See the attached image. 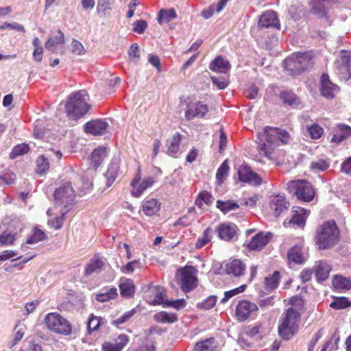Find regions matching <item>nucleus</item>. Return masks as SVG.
<instances>
[{
    "label": "nucleus",
    "mask_w": 351,
    "mask_h": 351,
    "mask_svg": "<svg viewBox=\"0 0 351 351\" xmlns=\"http://www.w3.org/2000/svg\"><path fill=\"white\" fill-rule=\"evenodd\" d=\"M329 167V163L324 159L312 161L310 164V168L312 170L324 171Z\"/></svg>",
    "instance_id": "58"
},
{
    "label": "nucleus",
    "mask_w": 351,
    "mask_h": 351,
    "mask_svg": "<svg viewBox=\"0 0 351 351\" xmlns=\"http://www.w3.org/2000/svg\"><path fill=\"white\" fill-rule=\"evenodd\" d=\"M258 93V87L254 84H250L244 90V95L247 98L254 99Z\"/></svg>",
    "instance_id": "64"
},
{
    "label": "nucleus",
    "mask_w": 351,
    "mask_h": 351,
    "mask_svg": "<svg viewBox=\"0 0 351 351\" xmlns=\"http://www.w3.org/2000/svg\"><path fill=\"white\" fill-rule=\"evenodd\" d=\"M332 285L337 289H350L351 278H345L341 276H335L332 280Z\"/></svg>",
    "instance_id": "43"
},
{
    "label": "nucleus",
    "mask_w": 351,
    "mask_h": 351,
    "mask_svg": "<svg viewBox=\"0 0 351 351\" xmlns=\"http://www.w3.org/2000/svg\"><path fill=\"white\" fill-rule=\"evenodd\" d=\"M101 320L102 318L100 317L95 316L93 314L90 315L87 322V328L89 333L98 330L101 325Z\"/></svg>",
    "instance_id": "51"
},
{
    "label": "nucleus",
    "mask_w": 351,
    "mask_h": 351,
    "mask_svg": "<svg viewBox=\"0 0 351 351\" xmlns=\"http://www.w3.org/2000/svg\"><path fill=\"white\" fill-rule=\"evenodd\" d=\"M117 296V289L116 287H113L106 292L97 293L95 298L99 302H106L110 300L115 299Z\"/></svg>",
    "instance_id": "44"
},
{
    "label": "nucleus",
    "mask_w": 351,
    "mask_h": 351,
    "mask_svg": "<svg viewBox=\"0 0 351 351\" xmlns=\"http://www.w3.org/2000/svg\"><path fill=\"white\" fill-rule=\"evenodd\" d=\"M350 305L349 300L344 297L337 298L330 303V306L335 309H343Z\"/></svg>",
    "instance_id": "57"
},
{
    "label": "nucleus",
    "mask_w": 351,
    "mask_h": 351,
    "mask_svg": "<svg viewBox=\"0 0 351 351\" xmlns=\"http://www.w3.org/2000/svg\"><path fill=\"white\" fill-rule=\"evenodd\" d=\"M304 261V258L301 246L294 245L289 249L287 252V261L289 263H294L295 264H301Z\"/></svg>",
    "instance_id": "32"
},
{
    "label": "nucleus",
    "mask_w": 351,
    "mask_h": 351,
    "mask_svg": "<svg viewBox=\"0 0 351 351\" xmlns=\"http://www.w3.org/2000/svg\"><path fill=\"white\" fill-rule=\"evenodd\" d=\"M64 43V35L63 32L58 29L56 34L49 38L45 43V47L47 49L54 53L56 50V47Z\"/></svg>",
    "instance_id": "31"
},
{
    "label": "nucleus",
    "mask_w": 351,
    "mask_h": 351,
    "mask_svg": "<svg viewBox=\"0 0 351 351\" xmlns=\"http://www.w3.org/2000/svg\"><path fill=\"white\" fill-rule=\"evenodd\" d=\"M154 320L158 323H174L178 320V317L175 313H169L166 311H160L156 313L154 316Z\"/></svg>",
    "instance_id": "39"
},
{
    "label": "nucleus",
    "mask_w": 351,
    "mask_h": 351,
    "mask_svg": "<svg viewBox=\"0 0 351 351\" xmlns=\"http://www.w3.org/2000/svg\"><path fill=\"white\" fill-rule=\"evenodd\" d=\"M290 187L295 189V194L300 200L311 202L315 197V189L310 182L304 180L292 181Z\"/></svg>",
    "instance_id": "9"
},
{
    "label": "nucleus",
    "mask_w": 351,
    "mask_h": 351,
    "mask_svg": "<svg viewBox=\"0 0 351 351\" xmlns=\"http://www.w3.org/2000/svg\"><path fill=\"white\" fill-rule=\"evenodd\" d=\"M231 68L230 62L221 56L215 58L209 64V69L217 73H226Z\"/></svg>",
    "instance_id": "28"
},
{
    "label": "nucleus",
    "mask_w": 351,
    "mask_h": 351,
    "mask_svg": "<svg viewBox=\"0 0 351 351\" xmlns=\"http://www.w3.org/2000/svg\"><path fill=\"white\" fill-rule=\"evenodd\" d=\"M154 293V298L152 300L149 301V303L152 305H160L164 306V294L160 287H154L152 291Z\"/></svg>",
    "instance_id": "55"
},
{
    "label": "nucleus",
    "mask_w": 351,
    "mask_h": 351,
    "mask_svg": "<svg viewBox=\"0 0 351 351\" xmlns=\"http://www.w3.org/2000/svg\"><path fill=\"white\" fill-rule=\"evenodd\" d=\"M180 274V285L184 292H189L197 286V270L193 267H185L179 270Z\"/></svg>",
    "instance_id": "10"
},
{
    "label": "nucleus",
    "mask_w": 351,
    "mask_h": 351,
    "mask_svg": "<svg viewBox=\"0 0 351 351\" xmlns=\"http://www.w3.org/2000/svg\"><path fill=\"white\" fill-rule=\"evenodd\" d=\"M289 304L291 305V308H293V309L298 311L303 308L304 302L300 296L295 295L290 298Z\"/></svg>",
    "instance_id": "61"
},
{
    "label": "nucleus",
    "mask_w": 351,
    "mask_h": 351,
    "mask_svg": "<svg viewBox=\"0 0 351 351\" xmlns=\"http://www.w3.org/2000/svg\"><path fill=\"white\" fill-rule=\"evenodd\" d=\"M16 240V234L8 230L0 234V243L1 245H12Z\"/></svg>",
    "instance_id": "53"
},
{
    "label": "nucleus",
    "mask_w": 351,
    "mask_h": 351,
    "mask_svg": "<svg viewBox=\"0 0 351 351\" xmlns=\"http://www.w3.org/2000/svg\"><path fill=\"white\" fill-rule=\"evenodd\" d=\"M229 167L226 160H225L218 169L216 173V178L219 182H223L228 175Z\"/></svg>",
    "instance_id": "59"
},
{
    "label": "nucleus",
    "mask_w": 351,
    "mask_h": 351,
    "mask_svg": "<svg viewBox=\"0 0 351 351\" xmlns=\"http://www.w3.org/2000/svg\"><path fill=\"white\" fill-rule=\"evenodd\" d=\"M258 26L264 28L280 27L277 14L273 10H267L263 13L258 21Z\"/></svg>",
    "instance_id": "19"
},
{
    "label": "nucleus",
    "mask_w": 351,
    "mask_h": 351,
    "mask_svg": "<svg viewBox=\"0 0 351 351\" xmlns=\"http://www.w3.org/2000/svg\"><path fill=\"white\" fill-rule=\"evenodd\" d=\"M32 44L34 47L32 56L34 61L40 62L43 58V49L40 45V41L38 37L33 39Z\"/></svg>",
    "instance_id": "46"
},
{
    "label": "nucleus",
    "mask_w": 351,
    "mask_h": 351,
    "mask_svg": "<svg viewBox=\"0 0 351 351\" xmlns=\"http://www.w3.org/2000/svg\"><path fill=\"white\" fill-rule=\"evenodd\" d=\"M308 132L312 139H319L324 134V129L317 123H313L308 127Z\"/></svg>",
    "instance_id": "50"
},
{
    "label": "nucleus",
    "mask_w": 351,
    "mask_h": 351,
    "mask_svg": "<svg viewBox=\"0 0 351 351\" xmlns=\"http://www.w3.org/2000/svg\"><path fill=\"white\" fill-rule=\"evenodd\" d=\"M106 156V148L99 147L93 150L90 156V165L95 169H97L101 163L104 158Z\"/></svg>",
    "instance_id": "35"
},
{
    "label": "nucleus",
    "mask_w": 351,
    "mask_h": 351,
    "mask_svg": "<svg viewBox=\"0 0 351 351\" xmlns=\"http://www.w3.org/2000/svg\"><path fill=\"white\" fill-rule=\"evenodd\" d=\"M177 18V14L174 9H161L158 14V22L159 24L168 23Z\"/></svg>",
    "instance_id": "36"
},
{
    "label": "nucleus",
    "mask_w": 351,
    "mask_h": 351,
    "mask_svg": "<svg viewBox=\"0 0 351 351\" xmlns=\"http://www.w3.org/2000/svg\"><path fill=\"white\" fill-rule=\"evenodd\" d=\"M141 263L139 260H134L128 263L125 265L121 267V272L124 274H132L135 268H140Z\"/></svg>",
    "instance_id": "56"
},
{
    "label": "nucleus",
    "mask_w": 351,
    "mask_h": 351,
    "mask_svg": "<svg viewBox=\"0 0 351 351\" xmlns=\"http://www.w3.org/2000/svg\"><path fill=\"white\" fill-rule=\"evenodd\" d=\"M335 0H312L311 2V12L319 17L326 15L328 9Z\"/></svg>",
    "instance_id": "22"
},
{
    "label": "nucleus",
    "mask_w": 351,
    "mask_h": 351,
    "mask_svg": "<svg viewBox=\"0 0 351 351\" xmlns=\"http://www.w3.org/2000/svg\"><path fill=\"white\" fill-rule=\"evenodd\" d=\"M47 239V236L45 232L39 229L38 227L33 228L32 234L28 237L25 243L21 245L22 250L27 249V244H34L40 241H43Z\"/></svg>",
    "instance_id": "29"
},
{
    "label": "nucleus",
    "mask_w": 351,
    "mask_h": 351,
    "mask_svg": "<svg viewBox=\"0 0 351 351\" xmlns=\"http://www.w3.org/2000/svg\"><path fill=\"white\" fill-rule=\"evenodd\" d=\"M214 342L215 339L213 337L200 341L195 344L194 351H215Z\"/></svg>",
    "instance_id": "41"
},
{
    "label": "nucleus",
    "mask_w": 351,
    "mask_h": 351,
    "mask_svg": "<svg viewBox=\"0 0 351 351\" xmlns=\"http://www.w3.org/2000/svg\"><path fill=\"white\" fill-rule=\"evenodd\" d=\"M213 230L207 228L203 232L202 237L198 238L195 246L197 249H200L211 241Z\"/></svg>",
    "instance_id": "47"
},
{
    "label": "nucleus",
    "mask_w": 351,
    "mask_h": 351,
    "mask_svg": "<svg viewBox=\"0 0 351 351\" xmlns=\"http://www.w3.org/2000/svg\"><path fill=\"white\" fill-rule=\"evenodd\" d=\"M313 269L315 278L319 282L325 281L331 271V267L324 261H317Z\"/></svg>",
    "instance_id": "24"
},
{
    "label": "nucleus",
    "mask_w": 351,
    "mask_h": 351,
    "mask_svg": "<svg viewBox=\"0 0 351 351\" xmlns=\"http://www.w3.org/2000/svg\"><path fill=\"white\" fill-rule=\"evenodd\" d=\"M273 237L271 232H260L252 237L251 240L245 243L243 246L249 251H261L265 247Z\"/></svg>",
    "instance_id": "13"
},
{
    "label": "nucleus",
    "mask_w": 351,
    "mask_h": 351,
    "mask_svg": "<svg viewBox=\"0 0 351 351\" xmlns=\"http://www.w3.org/2000/svg\"><path fill=\"white\" fill-rule=\"evenodd\" d=\"M237 230V226L232 223H223L217 228L219 237L226 241H229L236 237Z\"/></svg>",
    "instance_id": "20"
},
{
    "label": "nucleus",
    "mask_w": 351,
    "mask_h": 351,
    "mask_svg": "<svg viewBox=\"0 0 351 351\" xmlns=\"http://www.w3.org/2000/svg\"><path fill=\"white\" fill-rule=\"evenodd\" d=\"M217 302V297L215 295L208 296L202 302L197 304V307L202 310H210L213 308Z\"/></svg>",
    "instance_id": "54"
},
{
    "label": "nucleus",
    "mask_w": 351,
    "mask_h": 351,
    "mask_svg": "<svg viewBox=\"0 0 351 351\" xmlns=\"http://www.w3.org/2000/svg\"><path fill=\"white\" fill-rule=\"evenodd\" d=\"M291 141V134L286 130L266 126L263 134L260 135L258 153L269 159H272L274 152L280 145V143L282 145H287Z\"/></svg>",
    "instance_id": "1"
},
{
    "label": "nucleus",
    "mask_w": 351,
    "mask_h": 351,
    "mask_svg": "<svg viewBox=\"0 0 351 351\" xmlns=\"http://www.w3.org/2000/svg\"><path fill=\"white\" fill-rule=\"evenodd\" d=\"M338 73L346 81L351 79V53L350 51H341Z\"/></svg>",
    "instance_id": "16"
},
{
    "label": "nucleus",
    "mask_w": 351,
    "mask_h": 351,
    "mask_svg": "<svg viewBox=\"0 0 351 351\" xmlns=\"http://www.w3.org/2000/svg\"><path fill=\"white\" fill-rule=\"evenodd\" d=\"M114 4V0H98L97 5V12L106 15L107 12L112 10V5Z\"/></svg>",
    "instance_id": "49"
},
{
    "label": "nucleus",
    "mask_w": 351,
    "mask_h": 351,
    "mask_svg": "<svg viewBox=\"0 0 351 351\" xmlns=\"http://www.w3.org/2000/svg\"><path fill=\"white\" fill-rule=\"evenodd\" d=\"M239 180L243 182H247L250 184L259 185L261 183V177L252 169L246 166L242 165L238 170Z\"/></svg>",
    "instance_id": "17"
},
{
    "label": "nucleus",
    "mask_w": 351,
    "mask_h": 351,
    "mask_svg": "<svg viewBox=\"0 0 351 351\" xmlns=\"http://www.w3.org/2000/svg\"><path fill=\"white\" fill-rule=\"evenodd\" d=\"M216 206L224 214L230 212V210L239 208L240 207V205H239V204L231 200H228L225 202L221 200H217Z\"/></svg>",
    "instance_id": "45"
},
{
    "label": "nucleus",
    "mask_w": 351,
    "mask_h": 351,
    "mask_svg": "<svg viewBox=\"0 0 351 351\" xmlns=\"http://www.w3.org/2000/svg\"><path fill=\"white\" fill-rule=\"evenodd\" d=\"M129 337L125 334L119 335L114 341H105L102 343V351H121L128 343Z\"/></svg>",
    "instance_id": "18"
},
{
    "label": "nucleus",
    "mask_w": 351,
    "mask_h": 351,
    "mask_svg": "<svg viewBox=\"0 0 351 351\" xmlns=\"http://www.w3.org/2000/svg\"><path fill=\"white\" fill-rule=\"evenodd\" d=\"M88 101L89 95L86 90L71 94L65 105L67 116L71 119H77L85 115L90 108Z\"/></svg>",
    "instance_id": "3"
},
{
    "label": "nucleus",
    "mask_w": 351,
    "mask_h": 351,
    "mask_svg": "<svg viewBox=\"0 0 351 351\" xmlns=\"http://www.w3.org/2000/svg\"><path fill=\"white\" fill-rule=\"evenodd\" d=\"M104 266V262L101 259L94 258L91 259L89 263L87 265L85 269L84 275L88 276L93 273L99 272L101 271Z\"/></svg>",
    "instance_id": "37"
},
{
    "label": "nucleus",
    "mask_w": 351,
    "mask_h": 351,
    "mask_svg": "<svg viewBox=\"0 0 351 351\" xmlns=\"http://www.w3.org/2000/svg\"><path fill=\"white\" fill-rule=\"evenodd\" d=\"M147 27V23L144 20H138L133 23V31L138 34H143Z\"/></svg>",
    "instance_id": "63"
},
{
    "label": "nucleus",
    "mask_w": 351,
    "mask_h": 351,
    "mask_svg": "<svg viewBox=\"0 0 351 351\" xmlns=\"http://www.w3.org/2000/svg\"><path fill=\"white\" fill-rule=\"evenodd\" d=\"M213 200L214 198L209 192H208L207 191H202L198 194L195 199V204L198 207L202 208L204 204L206 206H210V204H212Z\"/></svg>",
    "instance_id": "40"
},
{
    "label": "nucleus",
    "mask_w": 351,
    "mask_h": 351,
    "mask_svg": "<svg viewBox=\"0 0 351 351\" xmlns=\"http://www.w3.org/2000/svg\"><path fill=\"white\" fill-rule=\"evenodd\" d=\"M258 311V306L256 304L249 300H243L239 301L236 306L235 316L239 322H243Z\"/></svg>",
    "instance_id": "11"
},
{
    "label": "nucleus",
    "mask_w": 351,
    "mask_h": 351,
    "mask_svg": "<svg viewBox=\"0 0 351 351\" xmlns=\"http://www.w3.org/2000/svg\"><path fill=\"white\" fill-rule=\"evenodd\" d=\"M36 172L38 174H43L46 173L49 169V162L48 159L44 156H40L36 159Z\"/></svg>",
    "instance_id": "48"
},
{
    "label": "nucleus",
    "mask_w": 351,
    "mask_h": 351,
    "mask_svg": "<svg viewBox=\"0 0 351 351\" xmlns=\"http://www.w3.org/2000/svg\"><path fill=\"white\" fill-rule=\"evenodd\" d=\"M107 126L108 124L106 121L100 119H96L85 123L84 125V130L87 134L101 135L105 132Z\"/></svg>",
    "instance_id": "21"
},
{
    "label": "nucleus",
    "mask_w": 351,
    "mask_h": 351,
    "mask_svg": "<svg viewBox=\"0 0 351 351\" xmlns=\"http://www.w3.org/2000/svg\"><path fill=\"white\" fill-rule=\"evenodd\" d=\"M119 287L122 297L126 298L134 297L136 291V286L132 280L128 278L121 279Z\"/></svg>",
    "instance_id": "27"
},
{
    "label": "nucleus",
    "mask_w": 351,
    "mask_h": 351,
    "mask_svg": "<svg viewBox=\"0 0 351 351\" xmlns=\"http://www.w3.org/2000/svg\"><path fill=\"white\" fill-rule=\"evenodd\" d=\"M279 97L284 105L295 106L300 104V98L292 91H282L279 95Z\"/></svg>",
    "instance_id": "34"
},
{
    "label": "nucleus",
    "mask_w": 351,
    "mask_h": 351,
    "mask_svg": "<svg viewBox=\"0 0 351 351\" xmlns=\"http://www.w3.org/2000/svg\"><path fill=\"white\" fill-rule=\"evenodd\" d=\"M135 312L136 311L134 309L125 312L122 316L114 319L112 322L113 324L115 326H119L127 322L134 315Z\"/></svg>",
    "instance_id": "62"
},
{
    "label": "nucleus",
    "mask_w": 351,
    "mask_h": 351,
    "mask_svg": "<svg viewBox=\"0 0 351 351\" xmlns=\"http://www.w3.org/2000/svg\"><path fill=\"white\" fill-rule=\"evenodd\" d=\"M182 135L176 132L167 141V154L171 156H176L180 152V143Z\"/></svg>",
    "instance_id": "26"
},
{
    "label": "nucleus",
    "mask_w": 351,
    "mask_h": 351,
    "mask_svg": "<svg viewBox=\"0 0 351 351\" xmlns=\"http://www.w3.org/2000/svg\"><path fill=\"white\" fill-rule=\"evenodd\" d=\"M75 196L76 192L71 182H66L61 184L53 193L56 204L53 208L48 209V216L53 217V219L64 218L67 210L62 211V206L66 210L69 206L74 203Z\"/></svg>",
    "instance_id": "2"
},
{
    "label": "nucleus",
    "mask_w": 351,
    "mask_h": 351,
    "mask_svg": "<svg viewBox=\"0 0 351 351\" xmlns=\"http://www.w3.org/2000/svg\"><path fill=\"white\" fill-rule=\"evenodd\" d=\"M208 111V106L202 101L190 102L186 106L184 117L187 121L204 119Z\"/></svg>",
    "instance_id": "12"
},
{
    "label": "nucleus",
    "mask_w": 351,
    "mask_h": 351,
    "mask_svg": "<svg viewBox=\"0 0 351 351\" xmlns=\"http://www.w3.org/2000/svg\"><path fill=\"white\" fill-rule=\"evenodd\" d=\"M339 236V229L335 221H326L317 232L315 244L319 250L331 248L338 243Z\"/></svg>",
    "instance_id": "5"
},
{
    "label": "nucleus",
    "mask_w": 351,
    "mask_h": 351,
    "mask_svg": "<svg viewBox=\"0 0 351 351\" xmlns=\"http://www.w3.org/2000/svg\"><path fill=\"white\" fill-rule=\"evenodd\" d=\"M301 315L293 308H289L282 315L278 327V335L284 340H290L298 332Z\"/></svg>",
    "instance_id": "4"
},
{
    "label": "nucleus",
    "mask_w": 351,
    "mask_h": 351,
    "mask_svg": "<svg viewBox=\"0 0 351 351\" xmlns=\"http://www.w3.org/2000/svg\"><path fill=\"white\" fill-rule=\"evenodd\" d=\"M311 214L309 209L294 206L291 208V219H306Z\"/></svg>",
    "instance_id": "42"
},
{
    "label": "nucleus",
    "mask_w": 351,
    "mask_h": 351,
    "mask_svg": "<svg viewBox=\"0 0 351 351\" xmlns=\"http://www.w3.org/2000/svg\"><path fill=\"white\" fill-rule=\"evenodd\" d=\"M351 135V127L344 124H338L334 130L331 138L332 143H339Z\"/></svg>",
    "instance_id": "25"
},
{
    "label": "nucleus",
    "mask_w": 351,
    "mask_h": 351,
    "mask_svg": "<svg viewBox=\"0 0 351 351\" xmlns=\"http://www.w3.org/2000/svg\"><path fill=\"white\" fill-rule=\"evenodd\" d=\"M289 206V202L284 195H274L270 197L269 207L275 217H278L282 213L286 212Z\"/></svg>",
    "instance_id": "14"
},
{
    "label": "nucleus",
    "mask_w": 351,
    "mask_h": 351,
    "mask_svg": "<svg viewBox=\"0 0 351 351\" xmlns=\"http://www.w3.org/2000/svg\"><path fill=\"white\" fill-rule=\"evenodd\" d=\"M119 171V165L117 162H112L105 173L106 178V185L110 187L112 185L115 180L117 179Z\"/></svg>",
    "instance_id": "33"
},
{
    "label": "nucleus",
    "mask_w": 351,
    "mask_h": 351,
    "mask_svg": "<svg viewBox=\"0 0 351 351\" xmlns=\"http://www.w3.org/2000/svg\"><path fill=\"white\" fill-rule=\"evenodd\" d=\"M245 288H246L245 285H241V286H240L237 288H235L232 290L226 291L224 293V297L221 299V302L222 303L227 302L232 297H233L240 293L243 292L245 291Z\"/></svg>",
    "instance_id": "60"
},
{
    "label": "nucleus",
    "mask_w": 351,
    "mask_h": 351,
    "mask_svg": "<svg viewBox=\"0 0 351 351\" xmlns=\"http://www.w3.org/2000/svg\"><path fill=\"white\" fill-rule=\"evenodd\" d=\"M280 280V273L275 271L271 276L264 279L265 287L267 290L272 291L278 287Z\"/></svg>",
    "instance_id": "38"
},
{
    "label": "nucleus",
    "mask_w": 351,
    "mask_h": 351,
    "mask_svg": "<svg viewBox=\"0 0 351 351\" xmlns=\"http://www.w3.org/2000/svg\"><path fill=\"white\" fill-rule=\"evenodd\" d=\"M141 169H138L130 183L132 187L131 195L134 197H141L147 189L152 187L156 182L155 178L152 176L145 177L141 181Z\"/></svg>",
    "instance_id": "8"
},
{
    "label": "nucleus",
    "mask_w": 351,
    "mask_h": 351,
    "mask_svg": "<svg viewBox=\"0 0 351 351\" xmlns=\"http://www.w3.org/2000/svg\"><path fill=\"white\" fill-rule=\"evenodd\" d=\"M161 203L155 198L145 199L143 204V211L147 216H153L157 213L160 208Z\"/></svg>",
    "instance_id": "30"
},
{
    "label": "nucleus",
    "mask_w": 351,
    "mask_h": 351,
    "mask_svg": "<svg viewBox=\"0 0 351 351\" xmlns=\"http://www.w3.org/2000/svg\"><path fill=\"white\" fill-rule=\"evenodd\" d=\"M44 324L49 330L55 334L62 336H69L72 334V324L58 313H47L45 317Z\"/></svg>",
    "instance_id": "7"
},
{
    "label": "nucleus",
    "mask_w": 351,
    "mask_h": 351,
    "mask_svg": "<svg viewBox=\"0 0 351 351\" xmlns=\"http://www.w3.org/2000/svg\"><path fill=\"white\" fill-rule=\"evenodd\" d=\"M339 90V88L330 80L328 75L323 73L320 79L321 95L328 99H331L335 97Z\"/></svg>",
    "instance_id": "15"
},
{
    "label": "nucleus",
    "mask_w": 351,
    "mask_h": 351,
    "mask_svg": "<svg viewBox=\"0 0 351 351\" xmlns=\"http://www.w3.org/2000/svg\"><path fill=\"white\" fill-rule=\"evenodd\" d=\"M311 52H295L287 58L284 61V66L291 75H296L313 65Z\"/></svg>",
    "instance_id": "6"
},
{
    "label": "nucleus",
    "mask_w": 351,
    "mask_h": 351,
    "mask_svg": "<svg viewBox=\"0 0 351 351\" xmlns=\"http://www.w3.org/2000/svg\"><path fill=\"white\" fill-rule=\"evenodd\" d=\"M29 150V145L27 144H19L16 145L11 152L10 156V158L13 159L19 156L27 154Z\"/></svg>",
    "instance_id": "52"
},
{
    "label": "nucleus",
    "mask_w": 351,
    "mask_h": 351,
    "mask_svg": "<svg viewBox=\"0 0 351 351\" xmlns=\"http://www.w3.org/2000/svg\"><path fill=\"white\" fill-rule=\"evenodd\" d=\"M245 270V264L239 259H234L228 263L225 267L227 274L240 277L243 276Z\"/></svg>",
    "instance_id": "23"
}]
</instances>
